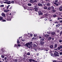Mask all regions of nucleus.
<instances>
[{
  "label": "nucleus",
  "instance_id": "f257e3e1",
  "mask_svg": "<svg viewBox=\"0 0 62 62\" xmlns=\"http://www.w3.org/2000/svg\"><path fill=\"white\" fill-rule=\"evenodd\" d=\"M32 43V42H31L26 44L25 45L26 46L28 47L29 48H30L32 47L31 45Z\"/></svg>",
  "mask_w": 62,
  "mask_h": 62
},
{
  "label": "nucleus",
  "instance_id": "f03ea898",
  "mask_svg": "<svg viewBox=\"0 0 62 62\" xmlns=\"http://www.w3.org/2000/svg\"><path fill=\"white\" fill-rule=\"evenodd\" d=\"M54 55L55 56H59V55H58V54H59V53L57 52H55V53H54Z\"/></svg>",
  "mask_w": 62,
  "mask_h": 62
},
{
  "label": "nucleus",
  "instance_id": "7ed1b4c3",
  "mask_svg": "<svg viewBox=\"0 0 62 62\" xmlns=\"http://www.w3.org/2000/svg\"><path fill=\"white\" fill-rule=\"evenodd\" d=\"M32 61H33V62H37V61H35V60H33V59H30L29 60V61L30 62H31Z\"/></svg>",
  "mask_w": 62,
  "mask_h": 62
},
{
  "label": "nucleus",
  "instance_id": "20e7f679",
  "mask_svg": "<svg viewBox=\"0 0 62 62\" xmlns=\"http://www.w3.org/2000/svg\"><path fill=\"white\" fill-rule=\"evenodd\" d=\"M39 15H43V14L41 12V11H39Z\"/></svg>",
  "mask_w": 62,
  "mask_h": 62
},
{
  "label": "nucleus",
  "instance_id": "39448f33",
  "mask_svg": "<svg viewBox=\"0 0 62 62\" xmlns=\"http://www.w3.org/2000/svg\"><path fill=\"white\" fill-rule=\"evenodd\" d=\"M8 21H11V17L10 16H8Z\"/></svg>",
  "mask_w": 62,
  "mask_h": 62
},
{
  "label": "nucleus",
  "instance_id": "423d86ee",
  "mask_svg": "<svg viewBox=\"0 0 62 62\" xmlns=\"http://www.w3.org/2000/svg\"><path fill=\"white\" fill-rule=\"evenodd\" d=\"M57 47V43L55 44H54V48H56Z\"/></svg>",
  "mask_w": 62,
  "mask_h": 62
},
{
  "label": "nucleus",
  "instance_id": "0eeeda50",
  "mask_svg": "<svg viewBox=\"0 0 62 62\" xmlns=\"http://www.w3.org/2000/svg\"><path fill=\"white\" fill-rule=\"evenodd\" d=\"M33 10L34 11H38V8H34L33 9Z\"/></svg>",
  "mask_w": 62,
  "mask_h": 62
},
{
  "label": "nucleus",
  "instance_id": "6e6552de",
  "mask_svg": "<svg viewBox=\"0 0 62 62\" xmlns=\"http://www.w3.org/2000/svg\"><path fill=\"white\" fill-rule=\"evenodd\" d=\"M1 16H6V14H4V13H1Z\"/></svg>",
  "mask_w": 62,
  "mask_h": 62
},
{
  "label": "nucleus",
  "instance_id": "1a4fd4ad",
  "mask_svg": "<svg viewBox=\"0 0 62 62\" xmlns=\"http://www.w3.org/2000/svg\"><path fill=\"white\" fill-rule=\"evenodd\" d=\"M28 10H29V11L30 10H32L33 9H32V8H31V7H29V9H28Z\"/></svg>",
  "mask_w": 62,
  "mask_h": 62
},
{
  "label": "nucleus",
  "instance_id": "9d476101",
  "mask_svg": "<svg viewBox=\"0 0 62 62\" xmlns=\"http://www.w3.org/2000/svg\"><path fill=\"white\" fill-rule=\"evenodd\" d=\"M5 54H2L1 55V57L2 58H4V57H5Z\"/></svg>",
  "mask_w": 62,
  "mask_h": 62
},
{
  "label": "nucleus",
  "instance_id": "9b49d317",
  "mask_svg": "<svg viewBox=\"0 0 62 62\" xmlns=\"http://www.w3.org/2000/svg\"><path fill=\"white\" fill-rule=\"evenodd\" d=\"M45 51H47L49 50V48H45Z\"/></svg>",
  "mask_w": 62,
  "mask_h": 62
},
{
  "label": "nucleus",
  "instance_id": "f8f14e48",
  "mask_svg": "<svg viewBox=\"0 0 62 62\" xmlns=\"http://www.w3.org/2000/svg\"><path fill=\"white\" fill-rule=\"evenodd\" d=\"M29 8V7H26L25 8H24V9H27V10H28Z\"/></svg>",
  "mask_w": 62,
  "mask_h": 62
},
{
  "label": "nucleus",
  "instance_id": "ddd939ff",
  "mask_svg": "<svg viewBox=\"0 0 62 62\" xmlns=\"http://www.w3.org/2000/svg\"><path fill=\"white\" fill-rule=\"evenodd\" d=\"M59 9L60 11H62V6H60V7Z\"/></svg>",
  "mask_w": 62,
  "mask_h": 62
},
{
  "label": "nucleus",
  "instance_id": "4468645a",
  "mask_svg": "<svg viewBox=\"0 0 62 62\" xmlns=\"http://www.w3.org/2000/svg\"><path fill=\"white\" fill-rule=\"evenodd\" d=\"M45 36L46 38H47V37H50L49 35H48V34L45 35Z\"/></svg>",
  "mask_w": 62,
  "mask_h": 62
},
{
  "label": "nucleus",
  "instance_id": "2eb2a0df",
  "mask_svg": "<svg viewBox=\"0 0 62 62\" xmlns=\"http://www.w3.org/2000/svg\"><path fill=\"white\" fill-rule=\"evenodd\" d=\"M3 17H4L2 16H0V21H1V20H3Z\"/></svg>",
  "mask_w": 62,
  "mask_h": 62
},
{
  "label": "nucleus",
  "instance_id": "dca6fc26",
  "mask_svg": "<svg viewBox=\"0 0 62 62\" xmlns=\"http://www.w3.org/2000/svg\"><path fill=\"white\" fill-rule=\"evenodd\" d=\"M44 9H47V7L46 6H45V7H43Z\"/></svg>",
  "mask_w": 62,
  "mask_h": 62
},
{
  "label": "nucleus",
  "instance_id": "f3484780",
  "mask_svg": "<svg viewBox=\"0 0 62 62\" xmlns=\"http://www.w3.org/2000/svg\"><path fill=\"white\" fill-rule=\"evenodd\" d=\"M56 27H59L60 26V24H58L56 25Z\"/></svg>",
  "mask_w": 62,
  "mask_h": 62
},
{
  "label": "nucleus",
  "instance_id": "a211bd4d",
  "mask_svg": "<svg viewBox=\"0 0 62 62\" xmlns=\"http://www.w3.org/2000/svg\"><path fill=\"white\" fill-rule=\"evenodd\" d=\"M54 5H56V6H58V4H57V3L56 2H54Z\"/></svg>",
  "mask_w": 62,
  "mask_h": 62
},
{
  "label": "nucleus",
  "instance_id": "6ab92c4d",
  "mask_svg": "<svg viewBox=\"0 0 62 62\" xmlns=\"http://www.w3.org/2000/svg\"><path fill=\"white\" fill-rule=\"evenodd\" d=\"M11 4V2L10 1H7V4Z\"/></svg>",
  "mask_w": 62,
  "mask_h": 62
},
{
  "label": "nucleus",
  "instance_id": "aec40b11",
  "mask_svg": "<svg viewBox=\"0 0 62 62\" xmlns=\"http://www.w3.org/2000/svg\"><path fill=\"white\" fill-rule=\"evenodd\" d=\"M38 6H43V5H42V4L40 3H39L38 4Z\"/></svg>",
  "mask_w": 62,
  "mask_h": 62
},
{
  "label": "nucleus",
  "instance_id": "412c9836",
  "mask_svg": "<svg viewBox=\"0 0 62 62\" xmlns=\"http://www.w3.org/2000/svg\"><path fill=\"white\" fill-rule=\"evenodd\" d=\"M55 11H55V10H53L52 11H51V12H52V13H54V12H55Z\"/></svg>",
  "mask_w": 62,
  "mask_h": 62
},
{
  "label": "nucleus",
  "instance_id": "4be33fe9",
  "mask_svg": "<svg viewBox=\"0 0 62 62\" xmlns=\"http://www.w3.org/2000/svg\"><path fill=\"white\" fill-rule=\"evenodd\" d=\"M4 11L5 12H8V10L6 9L4 10Z\"/></svg>",
  "mask_w": 62,
  "mask_h": 62
},
{
  "label": "nucleus",
  "instance_id": "5701e85b",
  "mask_svg": "<svg viewBox=\"0 0 62 62\" xmlns=\"http://www.w3.org/2000/svg\"><path fill=\"white\" fill-rule=\"evenodd\" d=\"M1 22H6V20L5 19H2L1 20Z\"/></svg>",
  "mask_w": 62,
  "mask_h": 62
},
{
  "label": "nucleus",
  "instance_id": "b1692460",
  "mask_svg": "<svg viewBox=\"0 0 62 62\" xmlns=\"http://www.w3.org/2000/svg\"><path fill=\"white\" fill-rule=\"evenodd\" d=\"M53 47H54V46L53 45H51L50 46V48H53Z\"/></svg>",
  "mask_w": 62,
  "mask_h": 62
},
{
  "label": "nucleus",
  "instance_id": "393cba45",
  "mask_svg": "<svg viewBox=\"0 0 62 62\" xmlns=\"http://www.w3.org/2000/svg\"><path fill=\"white\" fill-rule=\"evenodd\" d=\"M27 5H28L29 6H31L32 4L30 3H29Z\"/></svg>",
  "mask_w": 62,
  "mask_h": 62
},
{
  "label": "nucleus",
  "instance_id": "a878e982",
  "mask_svg": "<svg viewBox=\"0 0 62 62\" xmlns=\"http://www.w3.org/2000/svg\"><path fill=\"white\" fill-rule=\"evenodd\" d=\"M40 43L41 44H43V42L42 41H41L40 42Z\"/></svg>",
  "mask_w": 62,
  "mask_h": 62
},
{
  "label": "nucleus",
  "instance_id": "bb28decb",
  "mask_svg": "<svg viewBox=\"0 0 62 62\" xmlns=\"http://www.w3.org/2000/svg\"><path fill=\"white\" fill-rule=\"evenodd\" d=\"M52 34V35H54V34H55V32H52V33H51Z\"/></svg>",
  "mask_w": 62,
  "mask_h": 62
},
{
  "label": "nucleus",
  "instance_id": "cd10ccee",
  "mask_svg": "<svg viewBox=\"0 0 62 62\" xmlns=\"http://www.w3.org/2000/svg\"><path fill=\"white\" fill-rule=\"evenodd\" d=\"M51 7H49L47 9L48 10H50L51 9Z\"/></svg>",
  "mask_w": 62,
  "mask_h": 62
},
{
  "label": "nucleus",
  "instance_id": "c85d7f7f",
  "mask_svg": "<svg viewBox=\"0 0 62 62\" xmlns=\"http://www.w3.org/2000/svg\"><path fill=\"white\" fill-rule=\"evenodd\" d=\"M60 19H62V18H61L60 17H58V18L57 19V20H60Z\"/></svg>",
  "mask_w": 62,
  "mask_h": 62
},
{
  "label": "nucleus",
  "instance_id": "c756f323",
  "mask_svg": "<svg viewBox=\"0 0 62 62\" xmlns=\"http://www.w3.org/2000/svg\"><path fill=\"white\" fill-rule=\"evenodd\" d=\"M44 38H43L42 39H41V41H43V40H44Z\"/></svg>",
  "mask_w": 62,
  "mask_h": 62
},
{
  "label": "nucleus",
  "instance_id": "7c9ffc66",
  "mask_svg": "<svg viewBox=\"0 0 62 62\" xmlns=\"http://www.w3.org/2000/svg\"><path fill=\"white\" fill-rule=\"evenodd\" d=\"M30 53L29 52H28L27 53V55H30Z\"/></svg>",
  "mask_w": 62,
  "mask_h": 62
},
{
  "label": "nucleus",
  "instance_id": "2f4dec72",
  "mask_svg": "<svg viewBox=\"0 0 62 62\" xmlns=\"http://www.w3.org/2000/svg\"><path fill=\"white\" fill-rule=\"evenodd\" d=\"M38 1L37 0H33L34 2H37Z\"/></svg>",
  "mask_w": 62,
  "mask_h": 62
},
{
  "label": "nucleus",
  "instance_id": "473e14b6",
  "mask_svg": "<svg viewBox=\"0 0 62 62\" xmlns=\"http://www.w3.org/2000/svg\"><path fill=\"white\" fill-rule=\"evenodd\" d=\"M51 39L52 38L51 37H49L48 39V40H51Z\"/></svg>",
  "mask_w": 62,
  "mask_h": 62
},
{
  "label": "nucleus",
  "instance_id": "72a5a7b5",
  "mask_svg": "<svg viewBox=\"0 0 62 62\" xmlns=\"http://www.w3.org/2000/svg\"><path fill=\"white\" fill-rule=\"evenodd\" d=\"M14 0H12L11 1V3H14Z\"/></svg>",
  "mask_w": 62,
  "mask_h": 62
},
{
  "label": "nucleus",
  "instance_id": "f704fd0d",
  "mask_svg": "<svg viewBox=\"0 0 62 62\" xmlns=\"http://www.w3.org/2000/svg\"><path fill=\"white\" fill-rule=\"evenodd\" d=\"M17 43H20V41H19V40H17Z\"/></svg>",
  "mask_w": 62,
  "mask_h": 62
},
{
  "label": "nucleus",
  "instance_id": "c9c22d12",
  "mask_svg": "<svg viewBox=\"0 0 62 62\" xmlns=\"http://www.w3.org/2000/svg\"><path fill=\"white\" fill-rule=\"evenodd\" d=\"M8 1H6L4 2V3H5V4H7Z\"/></svg>",
  "mask_w": 62,
  "mask_h": 62
},
{
  "label": "nucleus",
  "instance_id": "e433bc0d",
  "mask_svg": "<svg viewBox=\"0 0 62 62\" xmlns=\"http://www.w3.org/2000/svg\"><path fill=\"white\" fill-rule=\"evenodd\" d=\"M47 33L48 34H51V32H50V31H48L47 32Z\"/></svg>",
  "mask_w": 62,
  "mask_h": 62
},
{
  "label": "nucleus",
  "instance_id": "4c0bfd02",
  "mask_svg": "<svg viewBox=\"0 0 62 62\" xmlns=\"http://www.w3.org/2000/svg\"><path fill=\"white\" fill-rule=\"evenodd\" d=\"M60 35H62V31H61L60 32Z\"/></svg>",
  "mask_w": 62,
  "mask_h": 62
},
{
  "label": "nucleus",
  "instance_id": "58836bf2",
  "mask_svg": "<svg viewBox=\"0 0 62 62\" xmlns=\"http://www.w3.org/2000/svg\"><path fill=\"white\" fill-rule=\"evenodd\" d=\"M0 7H4V5H1L0 6Z\"/></svg>",
  "mask_w": 62,
  "mask_h": 62
},
{
  "label": "nucleus",
  "instance_id": "ea45409f",
  "mask_svg": "<svg viewBox=\"0 0 62 62\" xmlns=\"http://www.w3.org/2000/svg\"><path fill=\"white\" fill-rule=\"evenodd\" d=\"M58 50H60V48L59 47H58Z\"/></svg>",
  "mask_w": 62,
  "mask_h": 62
},
{
  "label": "nucleus",
  "instance_id": "a19ab883",
  "mask_svg": "<svg viewBox=\"0 0 62 62\" xmlns=\"http://www.w3.org/2000/svg\"><path fill=\"white\" fill-rule=\"evenodd\" d=\"M59 42H60L61 43V42H62V40H59Z\"/></svg>",
  "mask_w": 62,
  "mask_h": 62
},
{
  "label": "nucleus",
  "instance_id": "79ce46f5",
  "mask_svg": "<svg viewBox=\"0 0 62 62\" xmlns=\"http://www.w3.org/2000/svg\"><path fill=\"white\" fill-rule=\"evenodd\" d=\"M34 6H35V8H37V7H38V6H37V5H34Z\"/></svg>",
  "mask_w": 62,
  "mask_h": 62
},
{
  "label": "nucleus",
  "instance_id": "37998d69",
  "mask_svg": "<svg viewBox=\"0 0 62 62\" xmlns=\"http://www.w3.org/2000/svg\"><path fill=\"white\" fill-rule=\"evenodd\" d=\"M51 56H54V54H53L51 53Z\"/></svg>",
  "mask_w": 62,
  "mask_h": 62
},
{
  "label": "nucleus",
  "instance_id": "c03bdc74",
  "mask_svg": "<svg viewBox=\"0 0 62 62\" xmlns=\"http://www.w3.org/2000/svg\"><path fill=\"white\" fill-rule=\"evenodd\" d=\"M50 3H47L46 5H47V6H50Z\"/></svg>",
  "mask_w": 62,
  "mask_h": 62
},
{
  "label": "nucleus",
  "instance_id": "a18cd8bd",
  "mask_svg": "<svg viewBox=\"0 0 62 62\" xmlns=\"http://www.w3.org/2000/svg\"><path fill=\"white\" fill-rule=\"evenodd\" d=\"M59 47H60V48L61 49L62 48V46H59Z\"/></svg>",
  "mask_w": 62,
  "mask_h": 62
},
{
  "label": "nucleus",
  "instance_id": "49530a36",
  "mask_svg": "<svg viewBox=\"0 0 62 62\" xmlns=\"http://www.w3.org/2000/svg\"><path fill=\"white\" fill-rule=\"evenodd\" d=\"M15 62H17V60L16 59H15Z\"/></svg>",
  "mask_w": 62,
  "mask_h": 62
},
{
  "label": "nucleus",
  "instance_id": "de8ad7c7",
  "mask_svg": "<svg viewBox=\"0 0 62 62\" xmlns=\"http://www.w3.org/2000/svg\"><path fill=\"white\" fill-rule=\"evenodd\" d=\"M56 15H53V17H56Z\"/></svg>",
  "mask_w": 62,
  "mask_h": 62
},
{
  "label": "nucleus",
  "instance_id": "09e8293b",
  "mask_svg": "<svg viewBox=\"0 0 62 62\" xmlns=\"http://www.w3.org/2000/svg\"><path fill=\"white\" fill-rule=\"evenodd\" d=\"M37 35V34H34V37H36V36Z\"/></svg>",
  "mask_w": 62,
  "mask_h": 62
},
{
  "label": "nucleus",
  "instance_id": "8fccbe9b",
  "mask_svg": "<svg viewBox=\"0 0 62 62\" xmlns=\"http://www.w3.org/2000/svg\"><path fill=\"white\" fill-rule=\"evenodd\" d=\"M33 36V35L32 34H30V36H31V37H32Z\"/></svg>",
  "mask_w": 62,
  "mask_h": 62
},
{
  "label": "nucleus",
  "instance_id": "3c124183",
  "mask_svg": "<svg viewBox=\"0 0 62 62\" xmlns=\"http://www.w3.org/2000/svg\"><path fill=\"white\" fill-rule=\"evenodd\" d=\"M7 57H5L4 58V59H5V60H6L7 59Z\"/></svg>",
  "mask_w": 62,
  "mask_h": 62
},
{
  "label": "nucleus",
  "instance_id": "603ef678",
  "mask_svg": "<svg viewBox=\"0 0 62 62\" xmlns=\"http://www.w3.org/2000/svg\"><path fill=\"white\" fill-rule=\"evenodd\" d=\"M60 29H61V30L62 29V27H60Z\"/></svg>",
  "mask_w": 62,
  "mask_h": 62
},
{
  "label": "nucleus",
  "instance_id": "864d4df0",
  "mask_svg": "<svg viewBox=\"0 0 62 62\" xmlns=\"http://www.w3.org/2000/svg\"><path fill=\"white\" fill-rule=\"evenodd\" d=\"M60 55H62V52L60 53Z\"/></svg>",
  "mask_w": 62,
  "mask_h": 62
},
{
  "label": "nucleus",
  "instance_id": "5fc2aeb1",
  "mask_svg": "<svg viewBox=\"0 0 62 62\" xmlns=\"http://www.w3.org/2000/svg\"><path fill=\"white\" fill-rule=\"evenodd\" d=\"M17 45H18V46H21V45H20V44H18Z\"/></svg>",
  "mask_w": 62,
  "mask_h": 62
},
{
  "label": "nucleus",
  "instance_id": "6e6d98bb",
  "mask_svg": "<svg viewBox=\"0 0 62 62\" xmlns=\"http://www.w3.org/2000/svg\"><path fill=\"white\" fill-rule=\"evenodd\" d=\"M48 30H50L51 29V28H50V27H49L48 29Z\"/></svg>",
  "mask_w": 62,
  "mask_h": 62
},
{
  "label": "nucleus",
  "instance_id": "4d7b16f0",
  "mask_svg": "<svg viewBox=\"0 0 62 62\" xmlns=\"http://www.w3.org/2000/svg\"><path fill=\"white\" fill-rule=\"evenodd\" d=\"M51 8H52V9H54V7L53 6L51 7Z\"/></svg>",
  "mask_w": 62,
  "mask_h": 62
},
{
  "label": "nucleus",
  "instance_id": "13d9d810",
  "mask_svg": "<svg viewBox=\"0 0 62 62\" xmlns=\"http://www.w3.org/2000/svg\"><path fill=\"white\" fill-rule=\"evenodd\" d=\"M6 20H7V21H8V17L6 18Z\"/></svg>",
  "mask_w": 62,
  "mask_h": 62
},
{
  "label": "nucleus",
  "instance_id": "bf43d9fd",
  "mask_svg": "<svg viewBox=\"0 0 62 62\" xmlns=\"http://www.w3.org/2000/svg\"><path fill=\"white\" fill-rule=\"evenodd\" d=\"M7 9H8L9 7L7 6Z\"/></svg>",
  "mask_w": 62,
  "mask_h": 62
},
{
  "label": "nucleus",
  "instance_id": "052dcab7",
  "mask_svg": "<svg viewBox=\"0 0 62 62\" xmlns=\"http://www.w3.org/2000/svg\"><path fill=\"white\" fill-rule=\"evenodd\" d=\"M55 2H58V0H55Z\"/></svg>",
  "mask_w": 62,
  "mask_h": 62
},
{
  "label": "nucleus",
  "instance_id": "680f3d73",
  "mask_svg": "<svg viewBox=\"0 0 62 62\" xmlns=\"http://www.w3.org/2000/svg\"><path fill=\"white\" fill-rule=\"evenodd\" d=\"M34 39H35V38L33 37L32 38V40H33V39L34 40Z\"/></svg>",
  "mask_w": 62,
  "mask_h": 62
},
{
  "label": "nucleus",
  "instance_id": "e2e57ef3",
  "mask_svg": "<svg viewBox=\"0 0 62 62\" xmlns=\"http://www.w3.org/2000/svg\"><path fill=\"white\" fill-rule=\"evenodd\" d=\"M12 8V7H11L9 8V9H11Z\"/></svg>",
  "mask_w": 62,
  "mask_h": 62
},
{
  "label": "nucleus",
  "instance_id": "0e129e2a",
  "mask_svg": "<svg viewBox=\"0 0 62 62\" xmlns=\"http://www.w3.org/2000/svg\"><path fill=\"white\" fill-rule=\"evenodd\" d=\"M37 39V38H34V40H36V39Z\"/></svg>",
  "mask_w": 62,
  "mask_h": 62
},
{
  "label": "nucleus",
  "instance_id": "69168bd1",
  "mask_svg": "<svg viewBox=\"0 0 62 62\" xmlns=\"http://www.w3.org/2000/svg\"><path fill=\"white\" fill-rule=\"evenodd\" d=\"M17 45L15 44L14 45V47H16V46H17Z\"/></svg>",
  "mask_w": 62,
  "mask_h": 62
},
{
  "label": "nucleus",
  "instance_id": "338daca9",
  "mask_svg": "<svg viewBox=\"0 0 62 62\" xmlns=\"http://www.w3.org/2000/svg\"><path fill=\"white\" fill-rule=\"evenodd\" d=\"M55 23H57V21H56L55 22Z\"/></svg>",
  "mask_w": 62,
  "mask_h": 62
},
{
  "label": "nucleus",
  "instance_id": "774afa93",
  "mask_svg": "<svg viewBox=\"0 0 62 62\" xmlns=\"http://www.w3.org/2000/svg\"><path fill=\"white\" fill-rule=\"evenodd\" d=\"M53 62H56V61L54 60L53 61Z\"/></svg>",
  "mask_w": 62,
  "mask_h": 62
}]
</instances>
